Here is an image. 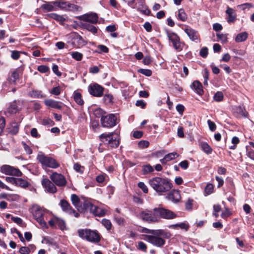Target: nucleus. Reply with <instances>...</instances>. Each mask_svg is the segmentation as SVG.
<instances>
[{
    "label": "nucleus",
    "instance_id": "nucleus-1",
    "mask_svg": "<svg viewBox=\"0 0 254 254\" xmlns=\"http://www.w3.org/2000/svg\"><path fill=\"white\" fill-rule=\"evenodd\" d=\"M151 188L159 194L169 191L172 188V183L166 178L155 177L148 181Z\"/></svg>",
    "mask_w": 254,
    "mask_h": 254
},
{
    "label": "nucleus",
    "instance_id": "nucleus-2",
    "mask_svg": "<svg viewBox=\"0 0 254 254\" xmlns=\"http://www.w3.org/2000/svg\"><path fill=\"white\" fill-rule=\"evenodd\" d=\"M162 234L145 235L144 240L149 242L154 246L157 247H161L165 244L164 239H169L172 237L171 233L167 231L162 229Z\"/></svg>",
    "mask_w": 254,
    "mask_h": 254
},
{
    "label": "nucleus",
    "instance_id": "nucleus-3",
    "mask_svg": "<svg viewBox=\"0 0 254 254\" xmlns=\"http://www.w3.org/2000/svg\"><path fill=\"white\" fill-rule=\"evenodd\" d=\"M49 211L38 205H35L33 207V215L36 221L43 228H48V225L45 220H47V215Z\"/></svg>",
    "mask_w": 254,
    "mask_h": 254
},
{
    "label": "nucleus",
    "instance_id": "nucleus-4",
    "mask_svg": "<svg viewBox=\"0 0 254 254\" xmlns=\"http://www.w3.org/2000/svg\"><path fill=\"white\" fill-rule=\"evenodd\" d=\"M99 138L103 143L112 148L117 147L120 144L119 136L118 133L114 132L102 133L99 136Z\"/></svg>",
    "mask_w": 254,
    "mask_h": 254
},
{
    "label": "nucleus",
    "instance_id": "nucleus-5",
    "mask_svg": "<svg viewBox=\"0 0 254 254\" xmlns=\"http://www.w3.org/2000/svg\"><path fill=\"white\" fill-rule=\"evenodd\" d=\"M78 234L80 238L91 243H96L100 241V235L96 231L90 229H79L78 230Z\"/></svg>",
    "mask_w": 254,
    "mask_h": 254
},
{
    "label": "nucleus",
    "instance_id": "nucleus-6",
    "mask_svg": "<svg viewBox=\"0 0 254 254\" xmlns=\"http://www.w3.org/2000/svg\"><path fill=\"white\" fill-rule=\"evenodd\" d=\"M37 159L43 166L52 168H57L60 166L59 163L54 158L45 155L42 152H39Z\"/></svg>",
    "mask_w": 254,
    "mask_h": 254
},
{
    "label": "nucleus",
    "instance_id": "nucleus-7",
    "mask_svg": "<svg viewBox=\"0 0 254 254\" xmlns=\"http://www.w3.org/2000/svg\"><path fill=\"white\" fill-rule=\"evenodd\" d=\"M167 35L169 40L172 43L174 49L178 52L182 51L185 44L180 42L179 36L174 32L168 31L167 32Z\"/></svg>",
    "mask_w": 254,
    "mask_h": 254
},
{
    "label": "nucleus",
    "instance_id": "nucleus-8",
    "mask_svg": "<svg viewBox=\"0 0 254 254\" xmlns=\"http://www.w3.org/2000/svg\"><path fill=\"white\" fill-rule=\"evenodd\" d=\"M154 210L157 217L165 219H173L177 217V215L170 210L162 208H154Z\"/></svg>",
    "mask_w": 254,
    "mask_h": 254
},
{
    "label": "nucleus",
    "instance_id": "nucleus-9",
    "mask_svg": "<svg viewBox=\"0 0 254 254\" xmlns=\"http://www.w3.org/2000/svg\"><path fill=\"white\" fill-rule=\"evenodd\" d=\"M139 217L144 221L156 222L159 220V218L157 217L156 213H155L154 209L153 211L145 210L141 211L139 213Z\"/></svg>",
    "mask_w": 254,
    "mask_h": 254
},
{
    "label": "nucleus",
    "instance_id": "nucleus-10",
    "mask_svg": "<svg viewBox=\"0 0 254 254\" xmlns=\"http://www.w3.org/2000/svg\"><path fill=\"white\" fill-rule=\"evenodd\" d=\"M117 117L113 114L102 116L101 123L104 127H112L116 125Z\"/></svg>",
    "mask_w": 254,
    "mask_h": 254
},
{
    "label": "nucleus",
    "instance_id": "nucleus-11",
    "mask_svg": "<svg viewBox=\"0 0 254 254\" xmlns=\"http://www.w3.org/2000/svg\"><path fill=\"white\" fill-rule=\"evenodd\" d=\"M0 171L1 173L7 175L20 176L22 175V173L19 169L8 165H4L1 166Z\"/></svg>",
    "mask_w": 254,
    "mask_h": 254
},
{
    "label": "nucleus",
    "instance_id": "nucleus-12",
    "mask_svg": "<svg viewBox=\"0 0 254 254\" xmlns=\"http://www.w3.org/2000/svg\"><path fill=\"white\" fill-rule=\"evenodd\" d=\"M54 5L59 7L62 9L65 10H77L78 6L73 4L68 3L67 2L59 0L53 1Z\"/></svg>",
    "mask_w": 254,
    "mask_h": 254
},
{
    "label": "nucleus",
    "instance_id": "nucleus-13",
    "mask_svg": "<svg viewBox=\"0 0 254 254\" xmlns=\"http://www.w3.org/2000/svg\"><path fill=\"white\" fill-rule=\"evenodd\" d=\"M50 179L57 186L64 187L66 185V179L61 174L54 172L50 175Z\"/></svg>",
    "mask_w": 254,
    "mask_h": 254
},
{
    "label": "nucleus",
    "instance_id": "nucleus-14",
    "mask_svg": "<svg viewBox=\"0 0 254 254\" xmlns=\"http://www.w3.org/2000/svg\"><path fill=\"white\" fill-rule=\"evenodd\" d=\"M60 205L62 210L69 214V215H73L75 217L78 218L79 214L75 211V210L72 208L70 204L65 200L62 199L60 201Z\"/></svg>",
    "mask_w": 254,
    "mask_h": 254
},
{
    "label": "nucleus",
    "instance_id": "nucleus-15",
    "mask_svg": "<svg viewBox=\"0 0 254 254\" xmlns=\"http://www.w3.org/2000/svg\"><path fill=\"white\" fill-rule=\"evenodd\" d=\"M104 88L97 83L90 84L88 87L90 94L95 97H101L103 94Z\"/></svg>",
    "mask_w": 254,
    "mask_h": 254
},
{
    "label": "nucleus",
    "instance_id": "nucleus-16",
    "mask_svg": "<svg viewBox=\"0 0 254 254\" xmlns=\"http://www.w3.org/2000/svg\"><path fill=\"white\" fill-rule=\"evenodd\" d=\"M42 185L45 188V190L49 193H55L57 191L55 184L48 179H43L42 181Z\"/></svg>",
    "mask_w": 254,
    "mask_h": 254
},
{
    "label": "nucleus",
    "instance_id": "nucleus-17",
    "mask_svg": "<svg viewBox=\"0 0 254 254\" xmlns=\"http://www.w3.org/2000/svg\"><path fill=\"white\" fill-rule=\"evenodd\" d=\"M184 30L191 41L195 42L198 41L199 36L197 31L189 26H187Z\"/></svg>",
    "mask_w": 254,
    "mask_h": 254
},
{
    "label": "nucleus",
    "instance_id": "nucleus-18",
    "mask_svg": "<svg viewBox=\"0 0 254 254\" xmlns=\"http://www.w3.org/2000/svg\"><path fill=\"white\" fill-rule=\"evenodd\" d=\"M166 198L174 202H177L181 200V197L179 190H173L167 194Z\"/></svg>",
    "mask_w": 254,
    "mask_h": 254
},
{
    "label": "nucleus",
    "instance_id": "nucleus-19",
    "mask_svg": "<svg viewBox=\"0 0 254 254\" xmlns=\"http://www.w3.org/2000/svg\"><path fill=\"white\" fill-rule=\"evenodd\" d=\"M81 19L86 22L95 24L98 22V17L96 13H91L82 15L81 17Z\"/></svg>",
    "mask_w": 254,
    "mask_h": 254
},
{
    "label": "nucleus",
    "instance_id": "nucleus-20",
    "mask_svg": "<svg viewBox=\"0 0 254 254\" xmlns=\"http://www.w3.org/2000/svg\"><path fill=\"white\" fill-rule=\"evenodd\" d=\"M190 87L195 92L199 95H202L204 93L202 85L198 80L194 81L190 85Z\"/></svg>",
    "mask_w": 254,
    "mask_h": 254
},
{
    "label": "nucleus",
    "instance_id": "nucleus-21",
    "mask_svg": "<svg viewBox=\"0 0 254 254\" xmlns=\"http://www.w3.org/2000/svg\"><path fill=\"white\" fill-rule=\"evenodd\" d=\"M45 104L49 107L57 109L59 110H61L62 108V103L58 101H55L53 99H46L44 101Z\"/></svg>",
    "mask_w": 254,
    "mask_h": 254
},
{
    "label": "nucleus",
    "instance_id": "nucleus-22",
    "mask_svg": "<svg viewBox=\"0 0 254 254\" xmlns=\"http://www.w3.org/2000/svg\"><path fill=\"white\" fill-rule=\"evenodd\" d=\"M20 74V70L18 68L11 71L8 75L7 80L11 84H14L18 79Z\"/></svg>",
    "mask_w": 254,
    "mask_h": 254
},
{
    "label": "nucleus",
    "instance_id": "nucleus-23",
    "mask_svg": "<svg viewBox=\"0 0 254 254\" xmlns=\"http://www.w3.org/2000/svg\"><path fill=\"white\" fill-rule=\"evenodd\" d=\"M93 205L91 202L88 200H84V202L81 203L80 205V208L77 210L79 211L85 212L86 211H89L90 212L91 211V208H92V206Z\"/></svg>",
    "mask_w": 254,
    "mask_h": 254
},
{
    "label": "nucleus",
    "instance_id": "nucleus-24",
    "mask_svg": "<svg viewBox=\"0 0 254 254\" xmlns=\"http://www.w3.org/2000/svg\"><path fill=\"white\" fill-rule=\"evenodd\" d=\"M18 110L19 108L17 106V103L16 102H13L10 104L6 110L4 111V114L6 115H7V114L10 115L16 113Z\"/></svg>",
    "mask_w": 254,
    "mask_h": 254
},
{
    "label": "nucleus",
    "instance_id": "nucleus-25",
    "mask_svg": "<svg viewBox=\"0 0 254 254\" xmlns=\"http://www.w3.org/2000/svg\"><path fill=\"white\" fill-rule=\"evenodd\" d=\"M226 13L228 15L227 19L228 22H234L236 20V14L235 10L233 8L228 7Z\"/></svg>",
    "mask_w": 254,
    "mask_h": 254
},
{
    "label": "nucleus",
    "instance_id": "nucleus-26",
    "mask_svg": "<svg viewBox=\"0 0 254 254\" xmlns=\"http://www.w3.org/2000/svg\"><path fill=\"white\" fill-rule=\"evenodd\" d=\"M91 213H93L95 216H102L105 214L106 211L100 207L93 205L92 208H91Z\"/></svg>",
    "mask_w": 254,
    "mask_h": 254
},
{
    "label": "nucleus",
    "instance_id": "nucleus-27",
    "mask_svg": "<svg viewBox=\"0 0 254 254\" xmlns=\"http://www.w3.org/2000/svg\"><path fill=\"white\" fill-rule=\"evenodd\" d=\"M8 132L12 135H15L18 132L19 125L16 123H12L8 128Z\"/></svg>",
    "mask_w": 254,
    "mask_h": 254
},
{
    "label": "nucleus",
    "instance_id": "nucleus-28",
    "mask_svg": "<svg viewBox=\"0 0 254 254\" xmlns=\"http://www.w3.org/2000/svg\"><path fill=\"white\" fill-rule=\"evenodd\" d=\"M71 200L72 204L77 209L80 208L82 202L80 201L79 197L75 194H72L71 195Z\"/></svg>",
    "mask_w": 254,
    "mask_h": 254
},
{
    "label": "nucleus",
    "instance_id": "nucleus-29",
    "mask_svg": "<svg viewBox=\"0 0 254 254\" xmlns=\"http://www.w3.org/2000/svg\"><path fill=\"white\" fill-rule=\"evenodd\" d=\"M48 17L54 19L57 21L63 22L65 21V19L62 16L58 15L56 13H49L47 14Z\"/></svg>",
    "mask_w": 254,
    "mask_h": 254
},
{
    "label": "nucleus",
    "instance_id": "nucleus-30",
    "mask_svg": "<svg viewBox=\"0 0 254 254\" xmlns=\"http://www.w3.org/2000/svg\"><path fill=\"white\" fill-rule=\"evenodd\" d=\"M53 4V1L51 2H48L43 4L41 6V7L43 8L44 12L51 11L55 10V8Z\"/></svg>",
    "mask_w": 254,
    "mask_h": 254
},
{
    "label": "nucleus",
    "instance_id": "nucleus-31",
    "mask_svg": "<svg viewBox=\"0 0 254 254\" xmlns=\"http://www.w3.org/2000/svg\"><path fill=\"white\" fill-rule=\"evenodd\" d=\"M15 185L23 188H26L28 187L29 183L21 178H17Z\"/></svg>",
    "mask_w": 254,
    "mask_h": 254
},
{
    "label": "nucleus",
    "instance_id": "nucleus-32",
    "mask_svg": "<svg viewBox=\"0 0 254 254\" xmlns=\"http://www.w3.org/2000/svg\"><path fill=\"white\" fill-rule=\"evenodd\" d=\"M248 34L247 32H244L237 35L235 38L236 42H242L245 41L248 38Z\"/></svg>",
    "mask_w": 254,
    "mask_h": 254
},
{
    "label": "nucleus",
    "instance_id": "nucleus-33",
    "mask_svg": "<svg viewBox=\"0 0 254 254\" xmlns=\"http://www.w3.org/2000/svg\"><path fill=\"white\" fill-rule=\"evenodd\" d=\"M73 98L75 102L79 105H82L84 101L82 99L81 95L79 92H74L73 93Z\"/></svg>",
    "mask_w": 254,
    "mask_h": 254
},
{
    "label": "nucleus",
    "instance_id": "nucleus-34",
    "mask_svg": "<svg viewBox=\"0 0 254 254\" xmlns=\"http://www.w3.org/2000/svg\"><path fill=\"white\" fill-rule=\"evenodd\" d=\"M83 26L85 29L94 34L96 33L97 32V29L96 27L92 25H90L89 23H84L83 24Z\"/></svg>",
    "mask_w": 254,
    "mask_h": 254
},
{
    "label": "nucleus",
    "instance_id": "nucleus-35",
    "mask_svg": "<svg viewBox=\"0 0 254 254\" xmlns=\"http://www.w3.org/2000/svg\"><path fill=\"white\" fill-rule=\"evenodd\" d=\"M178 18L182 21H185L187 19V15L183 9H180L178 10Z\"/></svg>",
    "mask_w": 254,
    "mask_h": 254
},
{
    "label": "nucleus",
    "instance_id": "nucleus-36",
    "mask_svg": "<svg viewBox=\"0 0 254 254\" xmlns=\"http://www.w3.org/2000/svg\"><path fill=\"white\" fill-rule=\"evenodd\" d=\"M214 100L216 102H221L224 99V95L222 92H217L213 96Z\"/></svg>",
    "mask_w": 254,
    "mask_h": 254
},
{
    "label": "nucleus",
    "instance_id": "nucleus-37",
    "mask_svg": "<svg viewBox=\"0 0 254 254\" xmlns=\"http://www.w3.org/2000/svg\"><path fill=\"white\" fill-rule=\"evenodd\" d=\"M143 232L146 233H150L152 235H159L161 234V232L162 233V229H158V230H150L148 229H144L143 231Z\"/></svg>",
    "mask_w": 254,
    "mask_h": 254
},
{
    "label": "nucleus",
    "instance_id": "nucleus-38",
    "mask_svg": "<svg viewBox=\"0 0 254 254\" xmlns=\"http://www.w3.org/2000/svg\"><path fill=\"white\" fill-rule=\"evenodd\" d=\"M31 97L34 98H43L44 96L42 94V92L39 90H33L29 93Z\"/></svg>",
    "mask_w": 254,
    "mask_h": 254
},
{
    "label": "nucleus",
    "instance_id": "nucleus-39",
    "mask_svg": "<svg viewBox=\"0 0 254 254\" xmlns=\"http://www.w3.org/2000/svg\"><path fill=\"white\" fill-rule=\"evenodd\" d=\"M75 40H76V42L79 47L83 46L86 44L83 38L79 35H77L75 38Z\"/></svg>",
    "mask_w": 254,
    "mask_h": 254
},
{
    "label": "nucleus",
    "instance_id": "nucleus-40",
    "mask_svg": "<svg viewBox=\"0 0 254 254\" xmlns=\"http://www.w3.org/2000/svg\"><path fill=\"white\" fill-rule=\"evenodd\" d=\"M154 171L153 167L149 164L143 166V173L146 174L152 172Z\"/></svg>",
    "mask_w": 254,
    "mask_h": 254
},
{
    "label": "nucleus",
    "instance_id": "nucleus-41",
    "mask_svg": "<svg viewBox=\"0 0 254 254\" xmlns=\"http://www.w3.org/2000/svg\"><path fill=\"white\" fill-rule=\"evenodd\" d=\"M231 142L234 145L231 146L229 148L232 150H234L236 148V145L239 143L240 139L238 137L234 136L232 139Z\"/></svg>",
    "mask_w": 254,
    "mask_h": 254
},
{
    "label": "nucleus",
    "instance_id": "nucleus-42",
    "mask_svg": "<svg viewBox=\"0 0 254 254\" xmlns=\"http://www.w3.org/2000/svg\"><path fill=\"white\" fill-rule=\"evenodd\" d=\"M56 222L61 229L63 230L65 227V224L63 220L56 218Z\"/></svg>",
    "mask_w": 254,
    "mask_h": 254
},
{
    "label": "nucleus",
    "instance_id": "nucleus-43",
    "mask_svg": "<svg viewBox=\"0 0 254 254\" xmlns=\"http://www.w3.org/2000/svg\"><path fill=\"white\" fill-rule=\"evenodd\" d=\"M72 57L76 61H80L82 59L83 55L79 52H74L71 53Z\"/></svg>",
    "mask_w": 254,
    "mask_h": 254
},
{
    "label": "nucleus",
    "instance_id": "nucleus-44",
    "mask_svg": "<svg viewBox=\"0 0 254 254\" xmlns=\"http://www.w3.org/2000/svg\"><path fill=\"white\" fill-rule=\"evenodd\" d=\"M178 154L176 152L170 153L165 155L166 158L167 159L168 161L175 159L176 158L178 157Z\"/></svg>",
    "mask_w": 254,
    "mask_h": 254
},
{
    "label": "nucleus",
    "instance_id": "nucleus-45",
    "mask_svg": "<svg viewBox=\"0 0 254 254\" xmlns=\"http://www.w3.org/2000/svg\"><path fill=\"white\" fill-rule=\"evenodd\" d=\"M102 224L108 230H110L112 227V224L110 220L106 219L102 220Z\"/></svg>",
    "mask_w": 254,
    "mask_h": 254
},
{
    "label": "nucleus",
    "instance_id": "nucleus-46",
    "mask_svg": "<svg viewBox=\"0 0 254 254\" xmlns=\"http://www.w3.org/2000/svg\"><path fill=\"white\" fill-rule=\"evenodd\" d=\"M73 168L77 172H78L80 173H82L84 170V167L81 166L78 163L74 164Z\"/></svg>",
    "mask_w": 254,
    "mask_h": 254
},
{
    "label": "nucleus",
    "instance_id": "nucleus-47",
    "mask_svg": "<svg viewBox=\"0 0 254 254\" xmlns=\"http://www.w3.org/2000/svg\"><path fill=\"white\" fill-rule=\"evenodd\" d=\"M138 187L140 188L142 191L147 193L148 192V190L146 185L143 182H139L138 183Z\"/></svg>",
    "mask_w": 254,
    "mask_h": 254
},
{
    "label": "nucleus",
    "instance_id": "nucleus-48",
    "mask_svg": "<svg viewBox=\"0 0 254 254\" xmlns=\"http://www.w3.org/2000/svg\"><path fill=\"white\" fill-rule=\"evenodd\" d=\"M61 92V89L60 86L54 87L50 91V93L54 95H59Z\"/></svg>",
    "mask_w": 254,
    "mask_h": 254
},
{
    "label": "nucleus",
    "instance_id": "nucleus-49",
    "mask_svg": "<svg viewBox=\"0 0 254 254\" xmlns=\"http://www.w3.org/2000/svg\"><path fill=\"white\" fill-rule=\"evenodd\" d=\"M113 97L110 94H105L104 97V100L107 104L111 103L113 102Z\"/></svg>",
    "mask_w": 254,
    "mask_h": 254
},
{
    "label": "nucleus",
    "instance_id": "nucleus-50",
    "mask_svg": "<svg viewBox=\"0 0 254 254\" xmlns=\"http://www.w3.org/2000/svg\"><path fill=\"white\" fill-rule=\"evenodd\" d=\"M11 219V220H12L14 222L20 225V226L23 227L24 225L22 220L20 218L17 217H12Z\"/></svg>",
    "mask_w": 254,
    "mask_h": 254
},
{
    "label": "nucleus",
    "instance_id": "nucleus-51",
    "mask_svg": "<svg viewBox=\"0 0 254 254\" xmlns=\"http://www.w3.org/2000/svg\"><path fill=\"white\" fill-rule=\"evenodd\" d=\"M217 37L218 39L222 41V43H226L227 42V37L226 35L223 33H217Z\"/></svg>",
    "mask_w": 254,
    "mask_h": 254
},
{
    "label": "nucleus",
    "instance_id": "nucleus-52",
    "mask_svg": "<svg viewBox=\"0 0 254 254\" xmlns=\"http://www.w3.org/2000/svg\"><path fill=\"white\" fill-rule=\"evenodd\" d=\"M207 124L209 127V129L211 131H214L216 129V126L215 124L212 122L211 120H207Z\"/></svg>",
    "mask_w": 254,
    "mask_h": 254
},
{
    "label": "nucleus",
    "instance_id": "nucleus-53",
    "mask_svg": "<svg viewBox=\"0 0 254 254\" xmlns=\"http://www.w3.org/2000/svg\"><path fill=\"white\" fill-rule=\"evenodd\" d=\"M37 69L41 73H46L49 70V68L47 66L44 65L39 66Z\"/></svg>",
    "mask_w": 254,
    "mask_h": 254
},
{
    "label": "nucleus",
    "instance_id": "nucleus-54",
    "mask_svg": "<svg viewBox=\"0 0 254 254\" xmlns=\"http://www.w3.org/2000/svg\"><path fill=\"white\" fill-rule=\"evenodd\" d=\"M139 72L142 73L147 76H150L152 74V71L150 69H139L138 70Z\"/></svg>",
    "mask_w": 254,
    "mask_h": 254
},
{
    "label": "nucleus",
    "instance_id": "nucleus-55",
    "mask_svg": "<svg viewBox=\"0 0 254 254\" xmlns=\"http://www.w3.org/2000/svg\"><path fill=\"white\" fill-rule=\"evenodd\" d=\"M19 252L21 254H29L30 253V250L28 247H22L20 248Z\"/></svg>",
    "mask_w": 254,
    "mask_h": 254
},
{
    "label": "nucleus",
    "instance_id": "nucleus-56",
    "mask_svg": "<svg viewBox=\"0 0 254 254\" xmlns=\"http://www.w3.org/2000/svg\"><path fill=\"white\" fill-rule=\"evenodd\" d=\"M138 249L143 251L146 252L147 250V246L145 243L140 241L138 243Z\"/></svg>",
    "mask_w": 254,
    "mask_h": 254
},
{
    "label": "nucleus",
    "instance_id": "nucleus-57",
    "mask_svg": "<svg viewBox=\"0 0 254 254\" xmlns=\"http://www.w3.org/2000/svg\"><path fill=\"white\" fill-rule=\"evenodd\" d=\"M11 232H12V233H16L17 234V235H18L20 240L22 242H25V240H24V238L23 237L22 234L19 231H18L16 229L13 228V229H11Z\"/></svg>",
    "mask_w": 254,
    "mask_h": 254
},
{
    "label": "nucleus",
    "instance_id": "nucleus-58",
    "mask_svg": "<svg viewBox=\"0 0 254 254\" xmlns=\"http://www.w3.org/2000/svg\"><path fill=\"white\" fill-rule=\"evenodd\" d=\"M11 57L12 59L16 60L20 57V52L18 51H11Z\"/></svg>",
    "mask_w": 254,
    "mask_h": 254
},
{
    "label": "nucleus",
    "instance_id": "nucleus-59",
    "mask_svg": "<svg viewBox=\"0 0 254 254\" xmlns=\"http://www.w3.org/2000/svg\"><path fill=\"white\" fill-rule=\"evenodd\" d=\"M22 144L23 147L24 148V150H25L27 154H30L32 153V150L29 146H28L26 143L24 142H22Z\"/></svg>",
    "mask_w": 254,
    "mask_h": 254
},
{
    "label": "nucleus",
    "instance_id": "nucleus-60",
    "mask_svg": "<svg viewBox=\"0 0 254 254\" xmlns=\"http://www.w3.org/2000/svg\"><path fill=\"white\" fill-rule=\"evenodd\" d=\"M126 2L127 3L128 6L132 8H135L136 4L135 3V0H123Z\"/></svg>",
    "mask_w": 254,
    "mask_h": 254
},
{
    "label": "nucleus",
    "instance_id": "nucleus-61",
    "mask_svg": "<svg viewBox=\"0 0 254 254\" xmlns=\"http://www.w3.org/2000/svg\"><path fill=\"white\" fill-rule=\"evenodd\" d=\"M149 142L146 140H141L138 143L139 146L142 148L147 147L149 146Z\"/></svg>",
    "mask_w": 254,
    "mask_h": 254
},
{
    "label": "nucleus",
    "instance_id": "nucleus-62",
    "mask_svg": "<svg viewBox=\"0 0 254 254\" xmlns=\"http://www.w3.org/2000/svg\"><path fill=\"white\" fill-rule=\"evenodd\" d=\"M31 135L32 136L36 138H39L40 135L38 133L37 130L36 128H33L31 130Z\"/></svg>",
    "mask_w": 254,
    "mask_h": 254
},
{
    "label": "nucleus",
    "instance_id": "nucleus-63",
    "mask_svg": "<svg viewBox=\"0 0 254 254\" xmlns=\"http://www.w3.org/2000/svg\"><path fill=\"white\" fill-rule=\"evenodd\" d=\"M178 227L181 229H185L186 231H188L189 228V225L187 223L183 222L178 224Z\"/></svg>",
    "mask_w": 254,
    "mask_h": 254
},
{
    "label": "nucleus",
    "instance_id": "nucleus-64",
    "mask_svg": "<svg viewBox=\"0 0 254 254\" xmlns=\"http://www.w3.org/2000/svg\"><path fill=\"white\" fill-rule=\"evenodd\" d=\"M231 59V56L228 53H226L223 55L222 59L220 60L221 62H228Z\"/></svg>",
    "mask_w": 254,
    "mask_h": 254
}]
</instances>
